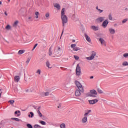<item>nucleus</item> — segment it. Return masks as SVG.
I'll use <instances>...</instances> for the list:
<instances>
[{"label":"nucleus","mask_w":128,"mask_h":128,"mask_svg":"<svg viewBox=\"0 0 128 128\" xmlns=\"http://www.w3.org/2000/svg\"><path fill=\"white\" fill-rule=\"evenodd\" d=\"M61 20H62V26H64V24L68 23V16L66 15L65 8H62L61 10Z\"/></svg>","instance_id":"nucleus-1"},{"label":"nucleus","mask_w":128,"mask_h":128,"mask_svg":"<svg viewBox=\"0 0 128 128\" xmlns=\"http://www.w3.org/2000/svg\"><path fill=\"white\" fill-rule=\"evenodd\" d=\"M86 96L92 98H96L98 92L94 90H90V92L86 94Z\"/></svg>","instance_id":"nucleus-2"},{"label":"nucleus","mask_w":128,"mask_h":128,"mask_svg":"<svg viewBox=\"0 0 128 128\" xmlns=\"http://www.w3.org/2000/svg\"><path fill=\"white\" fill-rule=\"evenodd\" d=\"M75 84H76L78 90H79L81 92H84V88H82V85L78 81H76Z\"/></svg>","instance_id":"nucleus-3"},{"label":"nucleus","mask_w":128,"mask_h":128,"mask_svg":"<svg viewBox=\"0 0 128 128\" xmlns=\"http://www.w3.org/2000/svg\"><path fill=\"white\" fill-rule=\"evenodd\" d=\"M96 56V53L95 52H92L90 56L86 57V58L88 60H92L94 58V56Z\"/></svg>","instance_id":"nucleus-4"},{"label":"nucleus","mask_w":128,"mask_h":128,"mask_svg":"<svg viewBox=\"0 0 128 128\" xmlns=\"http://www.w3.org/2000/svg\"><path fill=\"white\" fill-rule=\"evenodd\" d=\"M76 72L78 76H80V73H81L80 67V64H78L76 66Z\"/></svg>","instance_id":"nucleus-5"},{"label":"nucleus","mask_w":128,"mask_h":128,"mask_svg":"<svg viewBox=\"0 0 128 128\" xmlns=\"http://www.w3.org/2000/svg\"><path fill=\"white\" fill-rule=\"evenodd\" d=\"M76 44H72L70 45V48L73 49L74 52H78V50H80V49L78 48V47H76Z\"/></svg>","instance_id":"nucleus-6"},{"label":"nucleus","mask_w":128,"mask_h":128,"mask_svg":"<svg viewBox=\"0 0 128 128\" xmlns=\"http://www.w3.org/2000/svg\"><path fill=\"white\" fill-rule=\"evenodd\" d=\"M18 24H20V21H18V20H16L12 24V26L13 28H16L18 26Z\"/></svg>","instance_id":"nucleus-7"},{"label":"nucleus","mask_w":128,"mask_h":128,"mask_svg":"<svg viewBox=\"0 0 128 128\" xmlns=\"http://www.w3.org/2000/svg\"><path fill=\"white\" fill-rule=\"evenodd\" d=\"M86 122H88V116L86 114H84V118L82 119V124H86Z\"/></svg>","instance_id":"nucleus-8"},{"label":"nucleus","mask_w":128,"mask_h":128,"mask_svg":"<svg viewBox=\"0 0 128 128\" xmlns=\"http://www.w3.org/2000/svg\"><path fill=\"white\" fill-rule=\"evenodd\" d=\"M98 102V99H94L93 100H88V102L90 104H96Z\"/></svg>","instance_id":"nucleus-9"},{"label":"nucleus","mask_w":128,"mask_h":128,"mask_svg":"<svg viewBox=\"0 0 128 128\" xmlns=\"http://www.w3.org/2000/svg\"><path fill=\"white\" fill-rule=\"evenodd\" d=\"M99 42H100L102 46H106V41L104 40V38H100L99 39Z\"/></svg>","instance_id":"nucleus-10"},{"label":"nucleus","mask_w":128,"mask_h":128,"mask_svg":"<svg viewBox=\"0 0 128 128\" xmlns=\"http://www.w3.org/2000/svg\"><path fill=\"white\" fill-rule=\"evenodd\" d=\"M104 20V17H98L96 19V22H102Z\"/></svg>","instance_id":"nucleus-11"},{"label":"nucleus","mask_w":128,"mask_h":128,"mask_svg":"<svg viewBox=\"0 0 128 128\" xmlns=\"http://www.w3.org/2000/svg\"><path fill=\"white\" fill-rule=\"evenodd\" d=\"M82 91L78 89L75 92V96H80V94H82Z\"/></svg>","instance_id":"nucleus-12"},{"label":"nucleus","mask_w":128,"mask_h":128,"mask_svg":"<svg viewBox=\"0 0 128 128\" xmlns=\"http://www.w3.org/2000/svg\"><path fill=\"white\" fill-rule=\"evenodd\" d=\"M84 36L86 40H87L88 42H92V40H90V38L86 34H84Z\"/></svg>","instance_id":"nucleus-13"},{"label":"nucleus","mask_w":128,"mask_h":128,"mask_svg":"<svg viewBox=\"0 0 128 128\" xmlns=\"http://www.w3.org/2000/svg\"><path fill=\"white\" fill-rule=\"evenodd\" d=\"M108 20H105L102 22V26L103 28H106V26H108Z\"/></svg>","instance_id":"nucleus-14"},{"label":"nucleus","mask_w":128,"mask_h":128,"mask_svg":"<svg viewBox=\"0 0 128 128\" xmlns=\"http://www.w3.org/2000/svg\"><path fill=\"white\" fill-rule=\"evenodd\" d=\"M38 16H40V12L36 11L34 12V18L38 20Z\"/></svg>","instance_id":"nucleus-15"},{"label":"nucleus","mask_w":128,"mask_h":128,"mask_svg":"<svg viewBox=\"0 0 128 128\" xmlns=\"http://www.w3.org/2000/svg\"><path fill=\"white\" fill-rule=\"evenodd\" d=\"M54 8H56L58 10H60V4H54Z\"/></svg>","instance_id":"nucleus-16"},{"label":"nucleus","mask_w":128,"mask_h":128,"mask_svg":"<svg viewBox=\"0 0 128 128\" xmlns=\"http://www.w3.org/2000/svg\"><path fill=\"white\" fill-rule=\"evenodd\" d=\"M109 32L110 34H116V30L112 28H109Z\"/></svg>","instance_id":"nucleus-17"},{"label":"nucleus","mask_w":128,"mask_h":128,"mask_svg":"<svg viewBox=\"0 0 128 128\" xmlns=\"http://www.w3.org/2000/svg\"><path fill=\"white\" fill-rule=\"evenodd\" d=\"M20 78L18 76H14V82H20Z\"/></svg>","instance_id":"nucleus-18"},{"label":"nucleus","mask_w":128,"mask_h":128,"mask_svg":"<svg viewBox=\"0 0 128 128\" xmlns=\"http://www.w3.org/2000/svg\"><path fill=\"white\" fill-rule=\"evenodd\" d=\"M5 28L6 30H12V26H10V25L8 24L6 26Z\"/></svg>","instance_id":"nucleus-19"},{"label":"nucleus","mask_w":128,"mask_h":128,"mask_svg":"<svg viewBox=\"0 0 128 128\" xmlns=\"http://www.w3.org/2000/svg\"><path fill=\"white\" fill-rule=\"evenodd\" d=\"M24 52H26V50H21L18 52V54H20V55L22 54H24Z\"/></svg>","instance_id":"nucleus-20"},{"label":"nucleus","mask_w":128,"mask_h":128,"mask_svg":"<svg viewBox=\"0 0 128 128\" xmlns=\"http://www.w3.org/2000/svg\"><path fill=\"white\" fill-rule=\"evenodd\" d=\"M48 54L50 56L52 54V47H50L49 48Z\"/></svg>","instance_id":"nucleus-21"},{"label":"nucleus","mask_w":128,"mask_h":128,"mask_svg":"<svg viewBox=\"0 0 128 128\" xmlns=\"http://www.w3.org/2000/svg\"><path fill=\"white\" fill-rule=\"evenodd\" d=\"M91 28H92L94 30H98V26H92Z\"/></svg>","instance_id":"nucleus-22"},{"label":"nucleus","mask_w":128,"mask_h":128,"mask_svg":"<svg viewBox=\"0 0 128 128\" xmlns=\"http://www.w3.org/2000/svg\"><path fill=\"white\" fill-rule=\"evenodd\" d=\"M46 66L47 68H52V66H50V62L48 61L46 62Z\"/></svg>","instance_id":"nucleus-23"},{"label":"nucleus","mask_w":128,"mask_h":128,"mask_svg":"<svg viewBox=\"0 0 128 128\" xmlns=\"http://www.w3.org/2000/svg\"><path fill=\"white\" fill-rule=\"evenodd\" d=\"M122 66H128V62L126 61H124L122 63Z\"/></svg>","instance_id":"nucleus-24"},{"label":"nucleus","mask_w":128,"mask_h":128,"mask_svg":"<svg viewBox=\"0 0 128 128\" xmlns=\"http://www.w3.org/2000/svg\"><path fill=\"white\" fill-rule=\"evenodd\" d=\"M50 92L48 91V92H44V96H50Z\"/></svg>","instance_id":"nucleus-25"},{"label":"nucleus","mask_w":128,"mask_h":128,"mask_svg":"<svg viewBox=\"0 0 128 128\" xmlns=\"http://www.w3.org/2000/svg\"><path fill=\"white\" fill-rule=\"evenodd\" d=\"M36 74H42V70L38 69L36 70Z\"/></svg>","instance_id":"nucleus-26"},{"label":"nucleus","mask_w":128,"mask_h":128,"mask_svg":"<svg viewBox=\"0 0 128 128\" xmlns=\"http://www.w3.org/2000/svg\"><path fill=\"white\" fill-rule=\"evenodd\" d=\"M45 16L46 18H50V12H46L45 14Z\"/></svg>","instance_id":"nucleus-27"},{"label":"nucleus","mask_w":128,"mask_h":128,"mask_svg":"<svg viewBox=\"0 0 128 128\" xmlns=\"http://www.w3.org/2000/svg\"><path fill=\"white\" fill-rule=\"evenodd\" d=\"M60 128H66V124H64V123L62 124H60Z\"/></svg>","instance_id":"nucleus-28"},{"label":"nucleus","mask_w":128,"mask_h":128,"mask_svg":"<svg viewBox=\"0 0 128 128\" xmlns=\"http://www.w3.org/2000/svg\"><path fill=\"white\" fill-rule=\"evenodd\" d=\"M28 20H29L30 22H32V16H28Z\"/></svg>","instance_id":"nucleus-29"},{"label":"nucleus","mask_w":128,"mask_h":128,"mask_svg":"<svg viewBox=\"0 0 128 128\" xmlns=\"http://www.w3.org/2000/svg\"><path fill=\"white\" fill-rule=\"evenodd\" d=\"M37 112H38L39 116H40V118H42V113L40 112V110H38Z\"/></svg>","instance_id":"nucleus-30"},{"label":"nucleus","mask_w":128,"mask_h":128,"mask_svg":"<svg viewBox=\"0 0 128 128\" xmlns=\"http://www.w3.org/2000/svg\"><path fill=\"white\" fill-rule=\"evenodd\" d=\"M30 58H28L26 62V64H28L30 63Z\"/></svg>","instance_id":"nucleus-31"},{"label":"nucleus","mask_w":128,"mask_h":128,"mask_svg":"<svg viewBox=\"0 0 128 128\" xmlns=\"http://www.w3.org/2000/svg\"><path fill=\"white\" fill-rule=\"evenodd\" d=\"M98 94H104V91H102V90L100 89H98Z\"/></svg>","instance_id":"nucleus-32"},{"label":"nucleus","mask_w":128,"mask_h":128,"mask_svg":"<svg viewBox=\"0 0 128 128\" xmlns=\"http://www.w3.org/2000/svg\"><path fill=\"white\" fill-rule=\"evenodd\" d=\"M8 102H10V104H14V100H10L8 101Z\"/></svg>","instance_id":"nucleus-33"},{"label":"nucleus","mask_w":128,"mask_h":128,"mask_svg":"<svg viewBox=\"0 0 128 128\" xmlns=\"http://www.w3.org/2000/svg\"><path fill=\"white\" fill-rule=\"evenodd\" d=\"M40 124H42V126H46V122H44V121H40Z\"/></svg>","instance_id":"nucleus-34"},{"label":"nucleus","mask_w":128,"mask_h":128,"mask_svg":"<svg viewBox=\"0 0 128 128\" xmlns=\"http://www.w3.org/2000/svg\"><path fill=\"white\" fill-rule=\"evenodd\" d=\"M12 120H14L16 122H20V119H18V118H12Z\"/></svg>","instance_id":"nucleus-35"},{"label":"nucleus","mask_w":128,"mask_h":128,"mask_svg":"<svg viewBox=\"0 0 128 128\" xmlns=\"http://www.w3.org/2000/svg\"><path fill=\"white\" fill-rule=\"evenodd\" d=\"M108 19L110 20H112V14H110L108 16Z\"/></svg>","instance_id":"nucleus-36"},{"label":"nucleus","mask_w":128,"mask_h":128,"mask_svg":"<svg viewBox=\"0 0 128 128\" xmlns=\"http://www.w3.org/2000/svg\"><path fill=\"white\" fill-rule=\"evenodd\" d=\"M26 126L28 128H32V126L30 124H27Z\"/></svg>","instance_id":"nucleus-37"},{"label":"nucleus","mask_w":128,"mask_h":128,"mask_svg":"<svg viewBox=\"0 0 128 128\" xmlns=\"http://www.w3.org/2000/svg\"><path fill=\"white\" fill-rule=\"evenodd\" d=\"M124 58H128V53H125L123 54Z\"/></svg>","instance_id":"nucleus-38"},{"label":"nucleus","mask_w":128,"mask_h":128,"mask_svg":"<svg viewBox=\"0 0 128 128\" xmlns=\"http://www.w3.org/2000/svg\"><path fill=\"white\" fill-rule=\"evenodd\" d=\"M90 112H92L91 110H88V112L84 114L85 116H88V114H90Z\"/></svg>","instance_id":"nucleus-39"},{"label":"nucleus","mask_w":128,"mask_h":128,"mask_svg":"<svg viewBox=\"0 0 128 128\" xmlns=\"http://www.w3.org/2000/svg\"><path fill=\"white\" fill-rule=\"evenodd\" d=\"M128 22V19H124L122 20V24H125V22Z\"/></svg>","instance_id":"nucleus-40"},{"label":"nucleus","mask_w":128,"mask_h":128,"mask_svg":"<svg viewBox=\"0 0 128 128\" xmlns=\"http://www.w3.org/2000/svg\"><path fill=\"white\" fill-rule=\"evenodd\" d=\"M34 128H40V125L36 124L34 126Z\"/></svg>","instance_id":"nucleus-41"},{"label":"nucleus","mask_w":128,"mask_h":128,"mask_svg":"<svg viewBox=\"0 0 128 128\" xmlns=\"http://www.w3.org/2000/svg\"><path fill=\"white\" fill-rule=\"evenodd\" d=\"M30 118H33L34 117V112H30Z\"/></svg>","instance_id":"nucleus-42"},{"label":"nucleus","mask_w":128,"mask_h":128,"mask_svg":"<svg viewBox=\"0 0 128 128\" xmlns=\"http://www.w3.org/2000/svg\"><path fill=\"white\" fill-rule=\"evenodd\" d=\"M36 46H38V44H36L34 46V47L33 48V49L32 50H34V48H36Z\"/></svg>","instance_id":"nucleus-43"},{"label":"nucleus","mask_w":128,"mask_h":128,"mask_svg":"<svg viewBox=\"0 0 128 128\" xmlns=\"http://www.w3.org/2000/svg\"><path fill=\"white\" fill-rule=\"evenodd\" d=\"M74 58H75V60H78V56H74Z\"/></svg>","instance_id":"nucleus-44"},{"label":"nucleus","mask_w":128,"mask_h":128,"mask_svg":"<svg viewBox=\"0 0 128 128\" xmlns=\"http://www.w3.org/2000/svg\"><path fill=\"white\" fill-rule=\"evenodd\" d=\"M98 10V12H100V13L102 12H103V10L100 9Z\"/></svg>","instance_id":"nucleus-45"},{"label":"nucleus","mask_w":128,"mask_h":128,"mask_svg":"<svg viewBox=\"0 0 128 128\" xmlns=\"http://www.w3.org/2000/svg\"><path fill=\"white\" fill-rule=\"evenodd\" d=\"M62 50L60 47H58V50Z\"/></svg>","instance_id":"nucleus-46"},{"label":"nucleus","mask_w":128,"mask_h":128,"mask_svg":"<svg viewBox=\"0 0 128 128\" xmlns=\"http://www.w3.org/2000/svg\"><path fill=\"white\" fill-rule=\"evenodd\" d=\"M4 14L8 16V13L6 12H4Z\"/></svg>","instance_id":"nucleus-47"},{"label":"nucleus","mask_w":128,"mask_h":128,"mask_svg":"<svg viewBox=\"0 0 128 128\" xmlns=\"http://www.w3.org/2000/svg\"><path fill=\"white\" fill-rule=\"evenodd\" d=\"M2 92H0V98H2Z\"/></svg>","instance_id":"nucleus-48"},{"label":"nucleus","mask_w":128,"mask_h":128,"mask_svg":"<svg viewBox=\"0 0 128 128\" xmlns=\"http://www.w3.org/2000/svg\"><path fill=\"white\" fill-rule=\"evenodd\" d=\"M96 10H99V9H98V6H97L96 7Z\"/></svg>","instance_id":"nucleus-49"},{"label":"nucleus","mask_w":128,"mask_h":128,"mask_svg":"<svg viewBox=\"0 0 128 128\" xmlns=\"http://www.w3.org/2000/svg\"><path fill=\"white\" fill-rule=\"evenodd\" d=\"M72 42H76V40H72Z\"/></svg>","instance_id":"nucleus-50"},{"label":"nucleus","mask_w":128,"mask_h":128,"mask_svg":"<svg viewBox=\"0 0 128 128\" xmlns=\"http://www.w3.org/2000/svg\"><path fill=\"white\" fill-rule=\"evenodd\" d=\"M90 79L94 78V76H91L90 77Z\"/></svg>","instance_id":"nucleus-51"},{"label":"nucleus","mask_w":128,"mask_h":128,"mask_svg":"<svg viewBox=\"0 0 128 128\" xmlns=\"http://www.w3.org/2000/svg\"><path fill=\"white\" fill-rule=\"evenodd\" d=\"M40 107H38V110H40Z\"/></svg>","instance_id":"nucleus-52"},{"label":"nucleus","mask_w":128,"mask_h":128,"mask_svg":"<svg viewBox=\"0 0 128 128\" xmlns=\"http://www.w3.org/2000/svg\"><path fill=\"white\" fill-rule=\"evenodd\" d=\"M15 114H18V111L15 112Z\"/></svg>","instance_id":"nucleus-53"},{"label":"nucleus","mask_w":128,"mask_h":128,"mask_svg":"<svg viewBox=\"0 0 128 128\" xmlns=\"http://www.w3.org/2000/svg\"><path fill=\"white\" fill-rule=\"evenodd\" d=\"M17 112H18V114H20V111L18 110V111H17Z\"/></svg>","instance_id":"nucleus-54"},{"label":"nucleus","mask_w":128,"mask_h":128,"mask_svg":"<svg viewBox=\"0 0 128 128\" xmlns=\"http://www.w3.org/2000/svg\"><path fill=\"white\" fill-rule=\"evenodd\" d=\"M64 34V30H62V32L61 36H62V34Z\"/></svg>","instance_id":"nucleus-55"},{"label":"nucleus","mask_w":128,"mask_h":128,"mask_svg":"<svg viewBox=\"0 0 128 128\" xmlns=\"http://www.w3.org/2000/svg\"><path fill=\"white\" fill-rule=\"evenodd\" d=\"M28 116L29 118H30V114H29V115Z\"/></svg>","instance_id":"nucleus-56"},{"label":"nucleus","mask_w":128,"mask_h":128,"mask_svg":"<svg viewBox=\"0 0 128 128\" xmlns=\"http://www.w3.org/2000/svg\"><path fill=\"white\" fill-rule=\"evenodd\" d=\"M2 89H0V92H2Z\"/></svg>","instance_id":"nucleus-57"},{"label":"nucleus","mask_w":128,"mask_h":128,"mask_svg":"<svg viewBox=\"0 0 128 128\" xmlns=\"http://www.w3.org/2000/svg\"><path fill=\"white\" fill-rule=\"evenodd\" d=\"M0 4H2V2L0 1Z\"/></svg>","instance_id":"nucleus-58"},{"label":"nucleus","mask_w":128,"mask_h":128,"mask_svg":"<svg viewBox=\"0 0 128 128\" xmlns=\"http://www.w3.org/2000/svg\"><path fill=\"white\" fill-rule=\"evenodd\" d=\"M79 100H82V99H80V98H79Z\"/></svg>","instance_id":"nucleus-59"},{"label":"nucleus","mask_w":128,"mask_h":128,"mask_svg":"<svg viewBox=\"0 0 128 128\" xmlns=\"http://www.w3.org/2000/svg\"><path fill=\"white\" fill-rule=\"evenodd\" d=\"M60 38H62V36H60Z\"/></svg>","instance_id":"nucleus-60"}]
</instances>
